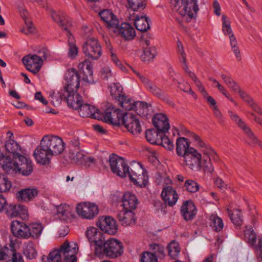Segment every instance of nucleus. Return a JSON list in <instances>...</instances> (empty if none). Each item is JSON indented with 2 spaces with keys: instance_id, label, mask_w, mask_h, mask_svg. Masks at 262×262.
I'll use <instances>...</instances> for the list:
<instances>
[{
  "instance_id": "nucleus-1",
  "label": "nucleus",
  "mask_w": 262,
  "mask_h": 262,
  "mask_svg": "<svg viewBox=\"0 0 262 262\" xmlns=\"http://www.w3.org/2000/svg\"><path fill=\"white\" fill-rule=\"evenodd\" d=\"M189 137L193 140L195 145L200 148L204 157L202 159L201 154L196 149L190 147L189 151L182 158L183 165L195 171L200 170L202 167H203L205 171L212 173L214 169L211 160L217 161L219 159L218 156L198 135L189 132Z\"/></svg>"
},
{
  "instance_id": "nucleus-2",
  "label": "nucleus",
  "mask_w": 262,
  "mask_h": 262,
  "mask_svg": "<svg viewBox=\"0 0 262 262\" xmlns=\"http://www.w3.org/2000/svg\"><path fill=\"white\" fill-rule=\"evenodd\" d=\"M99 15L108 28L114 29V31H117L125 40H130L135 37L136 34L134 27L126 23H121L119 26L118 19L110 10L105 9L101 11Z\"/></svg>"
},
{
  "instance_id": "nucleus-3",
  "label": "nucleus",
  "mask_w": 262,
  "mask_h": 262,
  "mask_svg": "<svg viewBox=\"0 0 262 262\" xmlns=\"http://www.w3.org/2000/svg\"><path fill=\"white\" fill-rule=\"evenodd\" d=\"M51 15L54 21L58 24L62 29L66 32V34L68 38L69 49H78L75 45L74 36L71 33L72 29L71 19L63 13H57L54 11H51Z\"/></svg>"
},
{
  "instance_id": "nucleus-4",
  "label": "nucleus",
  "mask_w": 262,
  "mask_h": 262,
  "mask_svg": "<svg viewBox=\"0 0 262 262\" xmlns=\"http://www.w3.org/2000/svg\"><path fill=\"white\" fill-rule=\"evenodd\" d=\"M128 176L130 180L135 184L141 187H145L148 182L147 172L139 163L133 162L128 167L126 176Z\"/></svg>"
},
{
  "instance_id": "nucleus-5",
  "label": "nucleus",
  "mask_w": 262,
  "mask_h": 262,
  "mask_svg": "<svg viewBox=\"0 0 262 262\" xmlns=\"http://www.w3.org/2000/svg\"><path fill=\"white\" fill-rule=\"evenodd\" d=\"M124 249L122 243L115 238L107 240L102 248H97V256L105 255L110 258L120 256L123 253Z\"/></svg>"
},
{
  "instance_id": "nucleus-6",
  "label": "nucleus",
  "mask_w": 262,
  "mask_h": 262,
  "mask_svg": "<svg viewBox=\"0 0 262 262\" xmlns=\"http://www.w3.org/2000/svg\"><path fill=\"white\" fill-rule=\"evenodd\" d=\"M182 5L180 6L178 9L180 14L182 16L188 17V18L191 19L195 17L197 12L199 11V7L197 4V0H171L170 3L176 8L180 3Z\"/></svg>"
},
{
  "instance_id": "nucleus-7",
  "label": "nucleus",
  "mask_w": 262,
  "mask_h": 262,
  "mask_svg": "<svg viewBox=\"0 0 262 262\" xmlns=\"http://www.w3.org/2000/svg\"><path fill=\"white\" fill-rule=\"evenodd\" d=\"M134 73L140 78L145 89L155 96L166 103H170L171 101L165 93L157 85H156L148 77L142 75L131 68Z\"/></svg>"
},
{
  "instance_id": "nucleus-8",
  "label": "nucleus",
  "mask_w": 262,
  "mask_h": 262,
  "mask_svg": "<svg viewBox=\"0 0 262 262\" xmlns=\"http://www.w3.org/2000/svg\"><path fill=\"white\" fill-rule=\"evenodd\" d=\"M43 146L47 148L52 156L61 154L64 150L65 144L62 139L56 136H45L41 139Z\"/></svg>"
},
{
  "instance_id": "nucleus-9",
  "label": "nucleus",
  "mask_w": 262,
  "mask_h": 262,
  "mask_svg": "<svg viewBox=\"0 0 262 262\" xmlns=\"http://www.w3.org/2000/svg\"><path fill=\"white\" fill-rule=\"evenodd\" d=\"M64 92H75L79 87L80 76L78 72L73 68L69 69L65 74Z\"/></svg>"
},
{
  "instance_id": "nucleus-10",
  "label": "nucleus",
  "mask_w": 262,
  "mask_h": 262,
  "mask_svg": "<svg viewBox=\"0 0 262 262\" xmlns=\"http://www.w3.org/2000/svg\"><path fill=\"white\" fill-rule=\"evenodd\" d=\"M109 163L111 169L114 173L122 178L126 177L128 167L123 158L116 155L112 154L110 156Z\"/></svg>"
},
{
  "instance_id": "nucleus-11",
  "label": "nucleus",
  "mask_w": 262,
  "mask_h": 262,
  "mask_svg": "<svg viewBox=\"0 0 262 262\" xmlns=\"http://www.w3.org/2000/svg\"><path fill=\"white\" fill-rule=\"evenodd\" d=\"M229 114L231 120L247 135L250 140L251 143L255 146L258 145L262 148V142L258 140L246 123L233 112L229 111Z\"/></svg>"
},
{
  "instance_id": "nucleus-12",
  "label": "nucleus",
  "mask_w": 262,
  "mask_h": 262,
  "mask_svg": "<svg viewBox=\"0 0 262 262\" xmlns=\"http://www.w3.org/2000/svg\"><path fill=\"white\" fill-rule=\"evenodd\" d=\"M121 123L133 135H138L142 131L141 126L137 117L132 113H124L122 116Z\"/></svg>"
},
{
  "instance_id": "nucleus-13",
  "label": "nucleus",
  "mask_w": 262,
  "mask_h": 262,
  "mask_svg": "<svg viewBox=\"0 0 262 262\" xmlns=\"http://www.w3.org/2000/svg\"><path fill=\"white\" fill-rule=\"evenodd\" d=\"M76 212L82 218L91 220L98 214L99 210L98 206L94 203L83 202L77 204Z\"/></svg>"
},
{
  "instance_id": "nucleus-14",
  "label": "nucleus",
  "mask_w": 262,
  "mask_h": 262,
  "mask_svg": "<svg viewBox=\"0 0 262 262\" xmlns=\"http://www.w3.org/2000/svg\"><path fill=\"white\" fill-rule=\"evenodd\" d=\"M40 58L36 55L29 54L23 58L22 62L27 70L36 74L40 70L43 63Z\"/></svg>"
},
{
  "instance_id": "nucleus-15",
  "label": "nucleus",
  "mask_w": 262,
  "mask_h": 262,
  "mask_svg": "<svg viewBox=\"0 0 262 262\" xmlns=\"http://www.w3.org/2000/svg\"><path fill=\"white\" fill-rule=\"evenodd\" d=\"M97 225L105 233L115 234L117 231L116 221L111 216H102L99 218Z\"/></svg>"
},
{
  "instance_id": "nucleus-16",
  "label": "nucleus",
  "mask_w": 262,
  "mask_h": 262,
  "mask_svg": "<svg viewBox=\"0 0 262 262\" xmlns=\"http://www.w3.org/2000/svg\"><path fill=\"white\" fill-rule=\"evenodd\" d=\"M11 231L13 234L18 238H29L30 237V231L29 226L22 222L17 220L11 223Z\"/></svg>"
},
{
  "instance_id": "nucleus-17",
  "label": "nucleus",
  "mask_w": 262,
  "mask_h": 262,
  "mask_svg": "<svg viewBox=\"0 0 262 262\" xmlns=\"http://www.w3.org/2000/svg\"><path fill=\"white\" fill-rule=\"evenodd\" d=\"M33 156L37 163L42 165L48 164L50 162L52 154L47 148L43 146V143L41 140L40 145L36 148Z\"/></svg>"
},
{
  "instance_id": "nucleus-18",
  "label": "nucleus",
  "mask_w": 262,
  "mask_h": 262,
  "mask_svg": "<svg viewBox=\"0 0 262 262\" xmlns=\"http://www.w3.org/2000/svg\"><path fill=\"white\" fill-rule=\"evenodd\" d=\"M123 114L120 113V111L115 109L113 106H109L104 113L103 117L106 122L114 125L118 126L121 124L122 116Z\"/></svg>"
},
{
  "instance_id": "nucleus-19",
  "label": "nucleus",
  "mask_w": 262,
  "mask_h": 262,
  "mask_svg": "<svg viewBox=\"0 0 262 262\" xmlns=\"http://www.w3.org/2000/svg\"><path fill=\"white\" fill-rule=\"evenodd\" d=\"M161 196L163 201L170 207L174 206L179 199V195L175 189L169 186L163 188Z\"/></svg>"
},
{
  "instance_id": "nucleus-20",
  "label": "nucleus",
  "mask_w": 262,
  "mask_h": 262,
  "mask_svg": "<svg viewBox=\"0 0 262 262\" xmlns=\"http://www.w3.org/2000/svg\"><path fill=\"white\" fill-rule=\"evenodd\" d=\"M17 173H20L23 176H29L33 171L32 162L23 155L18 156Z\"/></svg>"
},
{
  "instance_id": "nucleus-21",
  "label": "nucleus",
  "mask_w": 262,
  "mask_h": 262,
  "mask_svg": "<svg viewBox=\"0 0 262 262\" xmlns=\"http://www.w3.org/2000/svg\"><path fill=\"white\" fill-rule=\"evenodd\" d=\"M17 164L18 160L14 161L3 154L0 156V165L6 172L11 174L17 173Z\"/></svg>"
},
{
  "instance_id": "nucleus-22",
  "label": "nucleus",
  "mask_w": 262,
  "mask_h": 262,
  "mask_svg": "<svg viewBox=\"0 0 262 262\" xmlns=\"http://www.w3.org/2000/svg\"><path fill=\"white\" fill-rule=\"evenodd\" d=\"M152 124L157 128L156 130L161 133H166L169 129L168 118L163 114L159 113L156 114L152 118Z\"/></svg>"
},
{
  "instance_id": "nucleus-23",
  "label": "nucleus",
  "mask_w": 262,
  "mask_h": 262,
  "mask_svg": "<svg viewBox=\"0 0 262 262\" xmlns=\"http://www.w3.org/2000/svg\"><path fill=\"white\" fill-rule=\"evenodd\" d=\"M79 113L82 117H90L99 119L101 118L100 111L93 105L88 104H81L79 108Z\"/></svg>"
},
{
  "instance_id": "nucleus-24",
  "label": "nucleus",
  "mask_w": 262,
  "mask_h": 262,
  "mask_svg": "<svg viewBox=\"0 0 262 262\" xmlns=\"http://www.w3.org/2000/svg\"><path fill=\"white\" fill-rule=\"evenodd\" d=\"M181 211L184 219L186 221H190L194 218L196 210L193 202L189 200L184 202L181 206Z\"/></svg>"
},
{
  "instance_id": "nucleus-25",
  "label": "nucleus",
  "mask_w": 262,
  "mask_h": 262,
  "mask_svg": "<svg viewBox=\"0 0 262 262\" xmlns=\"http://www.w3.org/2000/svg\"><path fill=\"white\" fill-rule=\"evenodd\" d=\"M8 216L12 217L18 215H25L27 214V208L20 204H9L7 205L5 209Z\"/></svg>"
},
{
  "instance_id": "nucleus-26",
  "label": "nucleus",
  "mask_w": 262,
  "mask_h": 262,
  "mask_svg": "<svg viewBox=\"0 0 262 262\" xmlns=\"http://www.w3.org/2000/svg\"><path fill=\"white\" fill-rule=\"evenodd\" d=\"M62 97L66 99L68 105L74 110H78L82 104L81 96L75 92H64Z\"/></svg>"
},
{
  "instance_id": "nucleus-27",
  "label": "nucleus",
  "mask_w": 262,
  "mask_h": 262,
  "mask_svg": "<svg viewBox=\"0 0 262 262\" xmlns=\"http://www.w3.org/2000/svg\"><path fill=\"white\" fill-rule=\"evenodd\" d=\"M62 258L64 262H76V258L75 256V249H71L70 243L68 241L60 246Z\"/></svg>"
},
{
  "instance_id": "nucleus-28",
  "label": "nucleus",
  "mask_w": 262,
  "mask_h": 262,
  "mask_svg": "<svg viewBox=\"0 0 262 262\" xmlns=\"http://www.w3.org/2000/svg\"><path fill=\"white\" fill-rule=\"evenodd\" d=\"M138 204V200L136 196L130 192H125L122 199L123 209L132 211Z\"/></svg>"
},
{
  "instance_id": "nucleus-29",
  "label": "nucleus",
  "mask_w": 262,
  "mask_h": 262,
  "mask_svg": "<svg viewBox=\"0 0 262 262\" xmlns=\"http://www.w3.org/2000/svg\"><path fill=\"white\" fill-rule=\"evenodd\" d=\"M38 194L36 188H27L18 191L16 193V197L18 200L29 202L32 200Z\"/></svg>"
},
{
  "instance_id": "nucleus-30",
  "label": "nucleus",
  "mask_w": 262,
  "mask_h": 262,
  "mask_svg": "<svg viewBox=\"0 0 262 262\" xmlns=\"http://www.w3.org/2000/svg\"><path fill=\"white\" fill-rule=\"evenodd\" d=\"M117 216L123 225L127 226L135 223L134 213L133 211L123 209L118 213Z\"/></svg>"
},
{
  "instance_id": "nucleus-31",
  "label": "nucleus",
  "mask_w": 262,
  "mask_h": 262,
  "mask_svg": "<svg viewBox=\"0 0 262 262\" xmlns=\"http://www.w3.org/2000/svg\"><path fill=\"white\" fill-rule=\"evenodd\" d=\"M190 145L186 138H179L176 142V152L177 155L183 158L190 149Z\"/></svg>"
},
{
  "instance_id": "nucleus-32",
  "label": "nucleus",
  "mask_w": 262,
  "mask_h": 262,
  "mask_svg": "<svg viewBox=\"0 0 262 262\" xmlns=\"http://www.w3.org/2000/svg\"><path fill=\"white\" fill-rule=\"evenodd\" d=\"M57 212L61 220L67 221L73 217L72 208L67 204H61L57 207Z\"/></svg>"
},
{
  "instance_id": "nucleus-33",
  "label": "nucleus",
  "mask_w": 262,
  "mask_h": 262,
  "mask_svg": "<svg viewBox=\"0 0 262 262\" xmlns=\"http://www.w3.org/2000/svg\"><path fill=\"white\" fill-rule=\"evenodd\" d=\"M150 19L145 16H136L134 25L137 30L141 32H146L150 28Z\"/></svg>"
},
{
  "instance_id": "nucleus-34",
  "label": "nucleus",
  "mask_w": 262,
  "mask_h": 262,
  "mask_svg": "<svg viewBox=\"0 0 262 262\" xmlns=\"http://www.w3.org/2000/svg\"><path fill=\"white\" fill-rule=\"evenodd\" d=\"M85 157V152L81 148H71L69 150V157L74 163L83 164Z\"/></svg>"
},
{
  "instance_id": "nucleus-35",
  "label": "nucleus",
  "mask_w": 262,
  "mask_h": 262,
  "mask_svg": "<svg viewBox=\"0 0 262 262\" xmlns=\"http://www.w3.org/2000/svg\"><path fill=\"white\" fill-rule=\"evenodd\" d=\"M5 148L8 152L13 154V158L15 160H17L18 158L17 155L18 156L21 155L18 153V151L20 150V147L13 138L9 139V140L6 141Z\"/></svg>"
},
{
  "instance_id": "nucleus-36",
  "label": "nucleus",
  "mask_w": 262,
  "mask_h": 262,
  "mask_svg": "<svg viewBox=\"0 0 262 262\" xmlns=\"http://www.w3.org/2000/svg\"><path fill=\"white\" fill-rule=\"evenodd\" d=\"M82 67L86 66V71L83 72L82 80L89 83H92L94 82L93 79V66L86 60L81 63ZM81 64H79V67Z\"/></svg>"
},
{
  "instance_id": "nucleus-37",
  "label": "nucleus",
  "mask_w": 262,
  "mask_h": 262,
  "mask_svg": "<svg viewBox=\"0 0 262 262\" xmlns=\"http://www.w3.org/2000/svg\"><path fill=\"white\" fill-rule=\"evenodd\" d=\"M227 210L233 224L236 226H241L243 223V220L241 210L237 209L231 210L228 208Z\"/></svg>"
},
{
  "instance_id": "nucleus-38",
  "label": "nucleus",
  "mask_w": 262,
  "mask_h": 262,
  "mask_svg": "<svg viewBox=\"0 0 262 262\" xmlns=\"http://www.w3.org/2000/svg\"><path fill=\"white\" fill-rule=\"evenodd\" d=\"M15 246V244L11 241L9 245L10 251L9 252V256L7 259L10 260L12 262H24L23 256L21 254L16 252Z\"/></svg>"
},
{
  "instance_id": "nucleus-39",
  "label": "nucleus",
  "mask_w": 262,
  "mask_h": 262,
  "mask_svg": "<svg viewBox=\"0 0 262 262\" xmlns=\"http://www.w3.org/2000/svg\"><path fill=\"white\" fill-rule=\"evenodd\" d=\"M62 259L60 248L50 252L48 256L43 255L42 257V260L44 262H60Z\"/></svg>"
},
{
  "instance_id": "nucleus-40",
  "label": "nucleus",
  "mask_w": 262,
  "mask_h": 262,
  "mask_svg": "<svg viewBox=\"0 0 262 262\" xmlns=\"http://www.w3.org/2000/svg\"><path fill=\"white\" fill-rule=\"evenodd\" d=\"M161 133L155 129H148L146 132V138L149 143L157 144L159 143L160 134Z\"/></svg>"
},
{
  "instance_id": "nucleus-41",
  "label": "nucleus",
  "mask_w": 262,
  "mask_h": 262,
  "mask_svg": "<svg viewBox=\"0 0 262 262\" xmlns=\"http://www.w3.org/2000/svg\"><path fill=\"white\" fill-rule=\"evenodd\" d=\"M118 101L120 106L126 111L134 110L136 102L133 100L127 98L125 95L120 96Z\"/></svg>"
},
{
  "instance_id": "nucleus-42",
  "label": "nucleus",
  "mask_w": 262,
  "mask_h": 262,
  "mask_svg": "<svg viewBox=\"0 0 262 262\" xmlns=\"http://www.w3.org/2000/svg\"><path fill=\"white\" fill-rule=\"evenodd\" d=\"M106 241L104 234L97 230L95 237L92 239V243H94L95 245V253L96 255H97V248H102Z\"/></svg>"
},
{
  "instance_id": "nucleus-43",
  "label": "nucleus",
  "mask_w": 262,
  "mask_h": 262,
  "mask_svg": "<svg viewBox=\"0 0 262 262\" xmlns=\"http://www.w3.org/2000/svg\"><path fill=\"white\" fill-rule=\"evenodd\" d=\"M134 110L140 116H146L148 114L149 105L146 102L137 101Z\"/></svg>"
},
{
  "instance_id": "nucleus-44",
  "label": "nucleus",
  "mask_w": 262,
  "mask_h": 262,
  "mask_svg": "<svg viewBox=\"0 0 262 262\" xmlns=\"http://www.w3.org/2000/svg\"><path fill=\"white\" fill-rule=\"evenodd\" d=\"M29 228L31 233L30 237L34 239H37L40 236L43 229L41 224L36 223L30 224Z\"/></svg>"
},
{
  "instance_id": "nucleus-45",
  "label": "nucleus",
  "mask_w": 262,
  "mask_h": 262,
  "mask_svg": "<svg viewBox=\"0 0 262 262\" xmlns=\"http://www.w3.org/2000/svg\"><path fill=\"white\" fill-rule=\"evenodd\" d=\"M169 255L173 259L176 258L180 252V247L178 242H171L167 246Z\"/></svg>"
},
{
  "instance_id": "nucleus-46",
  "label": "nucleus",
  "mask_w": 262,
  "mask_h": 262,
  "mask_svg": "<svg viewBox=\"0 0 262 262\" xmlns=\"http://www.w3.org/2000/svg\"><path fill=\"white\" fill-rule=\"evenodd\" d=\"M26 256L30 259L35 258L37 254L35 248V245L32 242H29L26 246L24 251Z\"/></svg>"
},
{
  "instance_id": "nucleus-47",
  "label": "nucleus",
  "mask_w": 262,
  "mask_h": 262,
  "mask_svg": "<svg viewBox=\"0 0 262 262\" xmlns=\"http://www.w3.org/2000/svg\"><path fill=\"white\" fill-rule=\"evenodd\" d=\"M221 77L224 82L232 91L235 93H237L241 89L239 85L230 76L223 74L221 75Z\"/></svg>"
},
{
  "instance_id": "nucleus-48",
  "label": "nucleus",
  "mask_w": 262,
  "mask_h": 262,
  "mask_svg": "<svg viewBox=\"0 0 262 262\" xmlns=\"http://www.w3.org/2000/svg\"><path fill=\"white\" fill-rule=\"evenodd\" d=\"M211 221V226L216 232L221 231L224 227V223L222 219L216 214H212L210 217Z\"/></svg>"
},
{
  "instance_id": "nucleus-49",
  "label": "nucleus",
  "mask_w": 262,
  "mask_h": 262,
  "mask_svg": "<svg viewBox=\"0 0 262 262\" xmlns=\"http://www.w3.org/2000/svg\"><path fill=\"white\" fill-rule=\"evenodd\" d=\"M141 60L144 62L152 60L157 55L156 50H139Z\"/></svg>"
},
{
  "instance_id": "nucleus-50",
  "label": "nucleus",
  "mask_w": 262,
  "mask_h": 262,
  "mask_svg": "<svg viewBox=\"0 0 262 262\" xmlns=\"http://www.w3.org/2000/svg\"><path fill=\"white\" fill-rule=\"evenodd\" d=\"M122 88L119 83H114L110 86L111 95L115 99L119 100L120 96H123L122 94Z\"/></svg>"
},
{
  "instance_id": "nucleus-51",
  "label": "nucleus",
  "mask_w": 262,
  "mask_h": 262,
  "mask_svg": "<svg viewBox=\"0 0 262 262\" xmlns=\"http://www.w3.org/2000/svg\"><path fill=\"white\" fill-rule=\"evenodd\" d=\"M10 181L4 174H0V192H6L11 188Z\"/></svg>"
},
{
  "instance_id": "nucleus-52",
  "label": "nucleus",
  "mask_w": 262,
  "mask_h": 262,
  "mask_svg": "<svg viewBox=\"0 0 262 262\" xmlns=\"http://www.w3.org/2000/svg\"><path fill=\"white\" fill-rule=\"evenodd\" d=\"M150 249L152 251L151 252L153 253L157 258L159 257L162 258L164 256V247L159 244H152L150 245Z\"/></svg>"
},
{
  "instance_id": "nucleus-53",
  "label": "nucleus",
  "mask_w": 262,
  "mask_h": 262,
  "mask_svg": "<svg viewBox=\"0 0 262 262\" xmlns=\"http://www.w3.org/2000/svg\"><path fill=\"white\" fill-rule=\"evenodd\" d=\"M184 187L187 191L194 193L199 189L200 186L197 182L192 180H187L185 182Z\"/></svg>"
},
{
  "instance_id": "nucleus-54",
  "label": "nucleus",
  "mask_w": 262,
  "mask_h": 262,
  "mask_svg": "<svg viewBox=\"0 0 262 262\" xmlns=\"http://www.w3.org/2000/svg\"><path fill=\"white\" fill-rule=\"evenodd\" d=\"M158 145H161L165 148L172 150L174 149V145L171 140L165 135L160 136L159 143Z\"/></svg>"
},
{
  "instance_id": "nucleus-55",
  "label": "nucleus",
  "mask_w": 262,
  "mask_h": 262,
  "mask_svg": "<svg viewBox=\"0 0 262 262\" xmlns=\"http://www.w3.org/2000/svg\"><path fill=\"white\" fill-rule=\"evenodd\" d=\"M100 48L98 40L94 38L88 39L83 45V49H97Z\"/></svg>"
},
{
  "instance_id": "nucleus-56",
  "label": "nucleus",
  "mask_w": 262,
  "mask_h": 262,
  "mask_svg": "<svg viewBox=\"0 0 262 262\" xmlns=\"http://www.w3.org/2000/svg\"><path fill=\"white\" fill-rule=\"evenodd\" d=\"M245 240L252 246L254 245L256 239V235L254 230L251 228L245 231Z\"/></svg>"
},
{
  "instance_id": "nucleus-57",
  "label": "nucleus",
  "mask_w": 262,
  "mask_h": 262,
  "mask_svg": "<svg viewBox=\"0 0 262 262\" xmlns=\"http://www.w3.org/2000/svg\"><path fill=\"white\" fill-rule=\"evenodd\" d=\"M222 20L223 21L222 30L224 34L228 35L229 36L233 34L231 28V23L230 20H227L226 15L222 16Z\"/></svg>"
},
{
  "instance_id": "nucleus-58",
  "label": "nucleus",
  "mask_w": 262,
  "mask_h": 262,
  "mask_svg": "<svg viewBox=\"0 0 262 262\" xmlns=\"http://www.w3.org/2000/svg\"><path fill=\"white\" fill-rule=\"evenodd\" d=\"M140 262H158V260L153 253L146 251L142 254Z\"/></svg>"
},
{
  "instance_id": "nucleus-59",
  "label": "nucleus",
  "mask_w": 262,
  "mask_h": 262,
  "mask_svg": "<svg viewBox=\"0 0 262 262\" xmlns=\"http://www.w3.org/2000/svg\"><path fill=\"white\" fill-rule=\"evenodd\" d=\"M188 74L195 84L199 91L202 94L206 93V91L205 90L204 88L202 85V84L201 82V81L198 79L196 75L192 72H189V74Z\"/></svg>"
},
{
  "instance_id": "nucleus-60",
  "label": "nucleus",
  "mask_w": 262,
  "mask_h": 262,
  "mask_svg": "<svg viewBox=\"0 0 262 262\" xmlns=\"http://www.w3.org/2000/svg\"><path fill=\"white\" fill-rule=\"evenodd\" d=\"M84 53L89 59L93 60L98 59L102 54L101 50H84Z\"/></svg>"
},
{
  "instance_id": "nucleus-61",
  "label": "nucleus",
  "mask_w": 262,
  "mask_h": 262,
  "mask_svg": "<svg viewBox=\"0 0 262 262\" xmlns=\"http://www.w3.org/2000/svg\"><path fill=\"white\" fill-rule=\"evenodd\" d=\"M129 6L134 11L143 7L142 0H127Z\"/></svg>"
},
{
  "instance_id": "nucleus-62",
  "label": "nucleus",
  "mask_w": 262,
  "mask_h": 262,
  "mask_svg": "<svg viewBox=\"0 0 262 262\" xmlns=\"http://www.w3.org/2000/svg\"><path fill=\"white\" fill-rule=\"evenodd\" d=\"M111 60L122 71L125 72L126 68L121 63L117 56L113 52H111Z\"/></svg>"
},
{
  "instance_id": "nucleus-63",
  "label": "nucleus",
  "mask_w": 262,
  "mask_h": 262,
  "mask_svg": "<svg viewBox=\"0 0 262 262\" xmlns=\"http://www.w3.org/2000/svg\"><path fill=\"white\" fill-rule=\"evenodd\" d=\"M35 31V28L33 27L31 21L25 20V26L21 29V32L25 34L33 33Z\"/></svg>"
},
{
  "instance_id": "nucleus-64",
  "label": "nucleus",
  "mask_w": 262,
  "mask_h": 262,
  "mask_svg": "<svg viewBox=\"0 0 262 262\" xmlns=\"http://www.w3.org/2000/svg\"><path fill=\"white\" fill-rule=\"evenodd\" d=\"M97 229L94 227H89L85 232L86 236L90 243H92V239L95 237Z\"/></svg>"
}]
</instances>
